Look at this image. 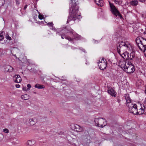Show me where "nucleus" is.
<instances>
[{"label":"nucleus","mask_w":146,"mask_h":146,"mask_svg":"<svg viewBox=\"0 0 146 146\" xmlns=\"http://www.w3.org/2000/svg\"><path fill=\"white\" fill-rule=\"evenodd\" d=\"M117 49V52L124 59L126 60V61H127L128 55H129V53L126 52H123L122 54L121 53V48L123 49L126 50H130V45L129 43L127 41L123 42V41L118 42L116 45Z\"/></svg>","instance_id":"f257e3e1"},{"label":"nucleus","mask_w":146,"mask_h":146,"mask_svg":"<svg viewBox=\"0 0 146 146\" xmlns=\"http://www.w3.org/2000/svg\"><path fill=\"white\" fill-rule=\"evenodd\" d=\"M71 5V7L70 8V11L69 12V15L67 21V23H68L70 21L73 20L75 21L76 19V13H77L79 7L74 5Z\"/></svg>","instance_id":"f03ea898"},{"label":"nucleus","mask_w":146,"mask_h":146,"mask_svg":"<svg viewBox=\"0 0 146 146\" xmlns=\"http://www.w3.org/2000/svg\"><path fill=\"white\" fill-rule=\"evenodd\" d=\"M120 66L127 73L131 74L135 71V67L131 61L122 62Z\"/></svg>","instance_id":"7ed1b4c3"},{"label":"nucleus","mask_w":146,"mask_h":146,"mask_svg":"<svg viewBox=\"0 0 146 146\" xmlns=\"http://www.w3.org/2000/svg\"><path fill=\"white\" fill-rule=\"evenodd\" d=\"M73 31L72 29L70 27H66L63 29H58V31L56 32V34L58 35H63L64 38L69 41H72L73 40V39L72 38H71L70 37L68 36H67L66 34L67 33H70V32H72Z\"/></svg>","instance_id":"20e7f679"},{"label":"nucleus","mask_w":146,"mask_h":146,"mask_svg":"<svg viewBox=\"0 0 146 146\" xmlns=\"http://www.w3.org/2000/svg\"><path fill=\"white\" fill-rule=\"evenodd\" d=\"M135 41L140 50L144 52L146 50V39L141 37L136 38Z\"/></svg>","instance_id":"39448f33"},{"label":"nucleus","mask_w":146,"mask_h":146,"mask_svg":"<svg viewBox=\"0 0 146 146\" xmlns=\"http://www.w3.org/2000/svg\"><path fill=\"white\" fill-rule=\"evenodd\" d=\"M94 121L96 126L103 127L107 124V121L104 118H96L94 119Z\"/></svg>","instance_id":"423d86ee"},{"label":"nucleus","mask_w":146,"mask_h":146,"mask_svg":"<svg viewBox=\"0 0 146 146\" xmlns=\"http://www.w3.org/2000/svg\"><path fill=\"white\" fill-rule=\"evenodd\" d=\"M110 6V10L111 13L116 17L118 16V18H119L121 19H123V18L119 11L117 9L115 6L113 4L109 2Z\"/></svg>","instance_id":"0eeeda50"},{"label":"nucleus","mask_w":146,"mask_h":146,"mask_svg":"<svg viewBox=\"0 0 146 146\" xmlns=\"http://www.w3.org/2000/svg\"><path fill=\"white\" fill-rule=\"evenodd\" d=\"M129 108V111L130 113H131L137 115L138 109L136 104H131V106H130Z\"/></svg>","instance_id":"6e6552de"},{"label":"nucleus","mask_w":146,"mask_h":146,"mask_svg":"<svg viewBox=\"0 0 146 146\" xmlns=\"http://www.w3.org/2000/svg\"><path fill=\"white\" fill-rule=\"evenodd\" d=\"M107 63L106 60L105 61H100L98 63V66L99 68L102 70H104L106 68Z\"/></svg>","instance_id":"1a4fd4ad"},{"label":"nucleus","mask_w":146,"mask_h":146,"mask_svg":"<svg viewBox=\"0 0 146 146\" xmlns=\"http://www.w3.org/2000/svg\"><path fill=\"white\" fill-rule=\"evenodd\" d=\"M70 126L72 129L75 131H80L82 130L80 126L76 124H72L70 125Z\"/></svg>","instance_id":"9d476101"},{"label":"nucleus","mask_w":146,"mask_h":146,"mask_svg":"<svg viewBox=\"0 0 146 146\" xmlns=\"http://www.w3.org/2000/svg\"><path fill=\"white\" fill-rule=\"evenodd\" d=\"M141 108L137 111V115H141L144 113L145 106L143 104H140Z\"/></svg>","instance_id":"9b49d317"},{"label":"nucleus","mask_w":146,"mask_h":146,"mask_svg":"<svg viewBox=\"0 0 146 146\" xmlns=\"http://www.w3.org/2000/svg\"><path fill=\"white\" fill-rule=\"evenodd\" d=\"M5 71V72H11L13 70V68L9 65H5L4 66Z\"/></svg>","instance_id":"f8f14e48"},{"label":"nucleus","mask_w":146,"mask_h":146,"mask_svg":"<svg viewBox=\"0 0 146 146\" xmlns=\"http://www.w3.org/2000/svg\"><path fill=\"white\" fill-rule=\"evenodd\" d=\"M108 92L112 96L116 97V92L112 88H111L108 90Z\"/></svg>","instance_id":"ddd939ff"},{"label":"nucleus","mask_w":146,"mask_h":146,"mask_svg":"<svg viewBox=\"0 0 146 146\" xmlns=\"http://www.w3.org/2000/svg\"><path fill=\"white\" fill-rule=\"evenodd\" d=\"M135 52H132L130 54H129V55H128V58H127V61L129 62L132 60L135 57Z\"/></svg>","instance_id":"4468645a"},{"label":"nucleus","mask_w":146,"mask_h":146,"mask_svg":"<svg viewBox=\"0 0 146 146\" xmlns=\"http://www.w3.org/2000/svg\"><path fill=\"white\" fill-rule=\"evenodd\" d=\"M70 33H72L74 37V39L78 40L79 38V36L75 32H74L73 30L72 32H70Z\"/></svg>","instance_id":"2eb2a0df"},{"label":"nucleus","mask_w":146,"mask_h":146,"mask_svg":"<svg viewBox=\"0 0 146 146\" xmlns=\"http://www.w3.org/2000/svg\"><path fill=\"white\" fill-rule=\"evenodd\" d=\"M138 4V1L137 0H132L129 2L130 5L133 6H136Z\"/></svg>","instance_id":"dca6fc26"},{"label":"nucleus","mask_w":146,"mask_h":146,"mask_svg":"<svg viewBox=\"0 0 146 146\" xmlns=\"http://www.w3.org/2000/svg\"><path fill=\"white\" fill-rule=\"evenodd\" d=\"M35 118H34L32 119H29L28 121L30 125H33L35 124L36 122L35 120Z\"/></svg>","instance_id":"f3484780"},{"label":"nucleus","mask_w":146,"mask_h":146,"mask_svg":"<svg viewBox=\"0 0 146 146\" xmlns=\"http://www.w3.org/2000/svg\"><path fill=\"white\" fill-rule=\"evenodd\" d=\"M125 98L126 100V102L127 103H130L131 102V100L129 97V94H126L125 95Z\"/></svg>","instance_id":"a211bd4d"},{"label":"nucleus","mask_w":146,"mask_h":146,"mask_svg":"<svg viewBox=\"0 0 146 146\" xmlns=\"http://www.w3.org/2000/svg\"><path fill=\"white\" fill-rule=\"evenodd\" d=\"M96 4L101 6L103 4L104 1L102 0H94Z\"/></svg>","instance_id":"6ab92c4d"},{"label":"nucleus","mask_w":146,"mask_h":146,"mask_svg":"<svg viewBox=\"0 0 146 146\" xmlns=\"http://www.w3.org/2000/svg\"><path fill=\"white\" fill-rule=\"evenodd\" d=\"M27 143L28 145L31 146L34 145L35 143V141L33 140H29L27 141Z\"/></svg>","instance_id":"aec40b11"},{"label":"nucleus","mask_w":146,"mask_h":146,"mask_svg":"<svg viewBox=\"0 0 146 146\" xmlns=\"http://www.w3.org/2000/svg\"><path fill=\"white\" fill-rule=\"evenodd\" d=\"M35 88L38 89H42L44 88V85H40L38 84H36L35 86Z\"/></svg>","instance_id":"412c9836"},{"label":"nucleus","mask_w":146,"mask_h":146,"mask_svg":"<svg viewBox=\"0 0 146 146\" xmlns=\"http://www.w3.org/2000/svg\"><path fill=\"white\" fill-rule=\"evenodd\" d=\"M21 98L22 99L24 100H27L29 99V96L28 95L25 94L23 95H22L21 96Z\"/></svg>","instance_id":"4be33fe9"},{"label":"nucleus","mask_w":146,"mask_h":146,"mask_svg":"<svg viewBox=\"0 0 146 146\" xmlns=\"http://www.w3.org/2000/svg\"><path fill=\"white\" fill-rule=\"evenodd\" d=\"M71 3H70V5H74L75 6H77L78 4L77 0H71Z\"/></svg>","instance_id":"5701e85b"},{"label":"nucleus","mask_w":146,"mask_h":146,"mask_svg":"<svg viewBox=\"0 0 146 146\" xmlns=\"http://www.w3.org/2000/svg\"><path fill=\"white\" fill-rule=\"evenodd\" d=\"M18 78V75H16L15 76H13V80L14 82L16 83H18V82L17 81V79Z\"/></svg>","instance_id":"b1692460"},{"label":"nucleus","mask_w":146,"mask_h":146,"mask_svg":"<svg viewBox=\"0 0 146 146\" xmlns=\"http://www.w3.org/2000/svg\"><path fill=\"white\" fill-rule=\"evenodd\" d=\"M114 2L116 4L120 5L122 4V0H114Z\"/></svg>","instance_id":"393cba45"},{"label":"nucleus","mask_w":146,"mask_h":146,"mask_svg":"<svg viewBox=\"0 0 146 146\" xmlns=\"http://www.w3.org/2000/svg\"><path fill=\"white\" fill-rule=\"evenodd\" d=\"M89 135L88 131L87 130H85L84 132V136L87 137Z\"/></svg>","instance_id":"a878e982"},{"label":"nucleus","mask_w":146,"mask_h":146,"mask_svg":"<svg viewBox=\"0 0 146 146\" xmlns=\"http://www.w3.org/2000/svg\"><path fill=\"white\" fill-rule=\"evenodd\" d=\"M5 3V0H0V6H1L3 5Z\"/></svg>","instance_id":"bb28decb"},{"label":"nucleus","mask_w":146,"mask_h":146,"mask_svg":"<svg viewBox=\"0 0 146 146\" xmlns=\"http://www.w3.org/2000/svg\"><path fill=\"white\" fill-rule=\"evenodd\" d=\"M3 32H2L0 34V41L2 40L4 38V36L3 35Z\"/></svg>","instance_id":"cd10ccee"},{"label":"nucleus","mask_w":146,"mask_h":146,"mask_svg":"<svg viewBox=\"0 0 146 146\" xmlns=\"http://www.w3.org/2000/svg\"><path fill=\"white\" fill-rule=\"evenodd\" d=\"M5 38L7 40H10L11 39V37L9 36L8 34H6L5 35Z\"/></svg>","instance_id":"c85d7f7f"},{"label":"nucleus","mask_w":146,"mask_h":146,"mask_svg":"<svg viewBox=\"0 0 146 146\" xmlns=\"http://www.w3.org/2000/svg\"><path fill=\"white\" fill-rule=\"evenodd\" d=\"M50 29H52V30L54 31L57 32L58 31V29H57L55 28V27H53V26H52L51 28H50Z\"/></svg>","instance_id":"c756f323"},{"label":"nucleus","mask_w":146,"mask_h":146,"mask_svg":"<svg viewBox=\"0 0 146 146\" xmlns=\"http://www.w3.org/2000/svg\"><path fill=\"white\" fill-rule=\"evenodd\" d=\"M47 25H48L49 27L50 28H51L53 25V24L52 22H51L48 23Z\"/></svg>","instance_id":"7c9ffc66"},{"label":"nucleus","mask_w":146,"mask_h":146,"mask_svg":"<svg viewBox=\"0 0 146 146\" xmlns=\"http://www.w3.org/2000/svg\"><path fill=\"white\" fill-rule=\"evenodd\" d=\"M4 137V136L2 134L0 133V141H2Z\"/></svg>","instance_id":"2f4dec72"},{"label":"nucleus","mask_w":146,"mask_h":146,"mask_svg":"<svg viewBox=\"0 0 146 146\" xmlns=\"http://www.w3.org/2000/svg\"><path fill=\"white\" fill-rule=\"evenodd\" d=\"M3 131L4 132L6 133H8L9 132V130L7 128H5V129H3Z\"/></svg>","instance_id":"473e14b6"},{"label":"nucleus","mask_w":146,"mask_h":146,"mask_svg":"<svg viewBox=\"0 0 146 146\" xmlns=\"http://www.w3.org/2000/svg\"><path fill=\"white\" fill-rule=\"evenodd\" d=\"M76 19L80 20V19L82 17L80 15H78L76 14Z\"/></svg>","instance_id":"72a5a7b5"},{"label":"nucleus","mask_w":146,"mask_h":146,"mask_svg":"<svg viewBox=\"0 0 146 146\" xmlns=\"http://www.w3.org/2000/svg\"><path fill=\"white\" fill-rule=\"evenodd\" d=\"M38 18L40 19H44L42 15H40V14L39 15H38Z\"/></svg>","instance_id":"f704fd0d"},{"label":"nucleus","mask_w":146,"mask_h":146,"mask_svg":"<svg viewBox=\"0 0 146 146\" xmlns=\"http://www.w3.org/2000/svg\"><path fill=\"white\" fill-rule=\"evenodd\" d=\"M23 90H24V91H28V90H29V88H27V87H23Z\"/></svg>","instance_id":"c9c22d12"},{"label":"nucleus","mask_w":146,"mask_h":146,"mask_svg":"<svg viewBox=\"0 0 146 146\" xmlns=\"http://www.w3.org/2000/svg\"><path fill=\"white\" fill-rule=\"evenodd\" d=\"M80 50H82L83 52H84V53H86V51L84 49H83L82 48H80Z\"/></svg>","instance_id":"e433bc0d"},{"label":"nucleus","mask_w":146,"mask_h":146,"mask_svg":"<svg viewBox=\"0 0 146 146\" xmlns=\"http://www.w3.org/2000/svg\"><path fill=\"white\" fill-rule=\"evenodd\" d=\"M27 87H28L27 88H29H29H31V84H28L27 85Z\"/></svg>","instance_id":"4c0bfd02"},{"label":"nucleus","mask_w":146,"mask_h":146,"mask_svg":"<svg viewBox=\"0 0 146 146\" xmlns=\"http://www.w3.org/2000/svg\"><path fill=\"white\" fill-rule=\"evenodd\" d=\"M117 101L119 103L121 101L120 100L119 98H117Z\"/></svg>","instance_id":"58836bf2"},{"label":"nucleus","mask_w":146,"mask_h":146,"mask_svg":"<svg viewBox=\"0 0 146 146\" xmlns=\"http://www.w3.org/2000/svg\"><path fill=\"white\" fill-rule=\"evenodd\" d=\"M145 1H146V0H140L139 1L142 2V3H145Z\"/></svg>","instance_id":"ea45409f"},{"label":"nucleus","mask_w":146,"mask_h":146,"mask_svg":"<svg viewBox=\"0 0 146 146\" xmlns=\"http://www.w3.org/2000/svg\"><path fill=\"white\" fill-rule=\"evenodd\" d=\"M27 6H28L27 5H26L24 7V9L25 10L27 9Z\"/></svg>","instance_id":"a19ab883"},{"label":"nucleus","mask_w":146,"mask_h":146,"mask_svg":"<svg viewBox=\"0 0 146 146\" xmlns=\"http://www.w3.org/2000/svg\"><path fill=\"white\" fill-rule=\"evenodd\" d=\"M62 88H65L66 86V84H62Z\"/></svg>","instance_id":"79ce46f5"},{"label":"nucleus","mask_w":146,"mask_h":146,"mask_svg":"<svg viewBox=\"0 0 146 146\" xmlns=\"http://www.w3.org/2000/svg\"><path fill=\"white\" fill-rule=\"evenodd\" d=\"M59 35L61 36V37L62 39H64V36H63V35Z\"/></svg>","instance_id":"37998d69"},{"label":"nucleus","mask_w":146,"mask_h":146,"mask_svg":"<svg viewBox=\"0 0 146 146\" xmlns=\"http://www.w3.org/2000/svg\"><path fill=\"white\" fill-rule=\"evenodd\" d=\"M61 79H60V80H63V78H64V77L63 76H62L61 77Z\"/></svg>","instance_id":"c03bdc74"},{"label":"nucleus","mask_w":146,"mask_h":146,"mask_svg":"<svg viewBox=\"0 0 146 146\" xmlns=\"http://www.w3.org/2000/svg\"><path fill=\"white\" fill-rule=\"evenodd\" d=\"M101 60H102L101 61H105V60H104V58L103 57L102 58Z\"/></svg>","instance_id":"a18cd8bd"},{"label":"nucleus","mask_w":146,"mask_h":146,"mask_svg":"<svg viewBox=\"0 0 146 146\" xmlns=\"http://www.w3.org/2000/svg\"><path fill=\"white\" fill-rule=\"evenodd\" d=\"M15 86L16 88H18V84H16Z\"/></svg>","instance_id":"49530a36"},{"label":"nucleus","mask_w":146,"mask_h":146,"mask_svg":"<svg viewBox=\"0 0 146 146\" xmlns=\"http://www.w3.org/2000/svg\"><path fill=\"white\" fill-rule=\"evenodd\" d=\"M20 11H21V12H22V10H20ZM22 13V15H23V14H25V13L24 12L23 13Z\"/></svg>","instance_id":"de8ad7c7"},{"label":"nucleus","mask_w":146,"mask_h":146,"mask_svg":"<svg viewBox=\"0 0 146 146\" xmlns=\"http://www.w3.org/2000/svg\"><path fill=\"white\" fill-rule=\"evenodd\" d=\"M16 3L17 4L18 2V0H16Z\"/></svg>","instance_id":"09e8293b"},{"label":"nucleus","mask_w":146,"mask_h":146,"mask_svg":"<svg viewBox=\"0 0 146 146\" xmlns=\"http://www.w3.org/2000/svg\"><path fill=\"white\" fill-rule=\"evenodd\" d=\"M19 83L20 82H21V81L22 80V79H19Z\"/></svg>","instance_id":"8fccbe9b"},{"label":"nucleus","mask_w":146,"mask_h":146,"mask_svg":"<svg viewBox=\"0 0 146 146\" xmlns=\"http://www.w3.org/2000/svg\"><path fill=\"white\" fill-rule=\"evenodd\" d=\"M143 34L144 35H145L146 34V32H144L143 33Z\"/></svg>","instance_id":"3c124183"},{"label":"nucleus","mask_w":146,"mask_h":146,"mask_svg":"<svg viewBox=\"0 0 146 146\" xmlns=\"http://www.w3.org/2000/svg\"><path fill=\"white\" fill-rule=\"evenodd\" d=\"M145 93L146 94V89L145 90Z\"/></svg>","instance_id":"603ef678"},{"label":"nucleus","mask_w":146,"mask_h":146,"mask_svg":"<svg viewBox=\"0 0 146 146\" xmlns=\"http://www.w3.org/2000/svg\"><path fill=\"white\" fill-rule=\"evenodd\" d=\"M19 78H21V77L20 76V75H19Z\"/></svg>","instance_id":"864d4df0"},{"label":"nucleus","mask_w":146,"mask_h":146,"mask_svg":"<svg viewBox=\"0 0 146 146\" xmlns=\"http://www.w3.org/2000/svg\"><path fill=\"white\" fill-rule=\"evenodd\" d=\"M34 94H36V92H34Z\"/></svg>","instance_id":"5fc2aeb1"},{"label":"nucleus","mask_w":146,"mask_h":146,"mask_svg":"<svg viewBox=\"0 0 146 146\" xmlns=\"http://www.w3.org/2000/svg\"><path fill=\"white\" fill-rule=\"evenodd\" d=\"M20 87V85H19V88Z\"/></svg>","instance_id":"6e6d98bb"},{"label":"nucleus","mask_w":146,"mask_h":146,"mask_svg":"<svg viewBox=\"0 0 146 146\" xmlns=\"http://www.w3.org/2000/svg\"><path fill=\"white\" fill-rule=\"evenodd\" d=\"M19 60H20V59H19Z\"/></svg>","instance_id":"4d7b16f0"}]
</instances>
